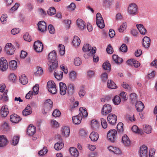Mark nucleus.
Wrapping results in <instances>:
<instances>
[{"label": "nucleus", "instance_id": "obj_62", "mask_svg": "<svg viewBox=\"0 0 157 157\" xmlns=\"http://www.w3.org/2000/svg\"><path fill=\"white\" fill-rule=\"evenodd\" d=\"M122 86L124 88L127 89L128 90H130L131 89V86L124 82H123L122 83Z\"/></svg>", "mask_w": 157, "mask_h": 157}, {"label": "nucleus", "instance_id": "obj_60", "mask_svg": "<svg viewBox=\"0 0 157 157\" xmlns=\"http://www.w3.org/2000/svg\"><path fill=\"white\" fill-rule=\"evenodd\" d=\"M37 70L35 73V75L36 76H40L42 75L43 72V70L41 67H38Z\"/></svg>", "mask_w": 157, "mask_h": 157}, {"label": "nucleus", "instance_id": "obj_9", "mask_svg": "<svg viewBox=\"0 0 157 157\" xmlns=\"http://www.w3.org/2000/svg\"><path fill=\"white\" fill-rule=\"evenodd\" d=\"M117 119V116L113 113L109 114L107 117V119L109 123L112 125L116 123Z\"/></svg>", "mask_w": 157, "mask_h": 157}, {"label": "nucleus", "instance_id": "obj_54", "mask_svg": "<svg viewBox=\"0 0 157 157\" xmlns=\"http://www.w3.org/2000/svg\"><path fill=\"white\" fill-rule=\"evenodd\" d=\"M151 126L146 125H145V127L144 128V132L147 134H149L151 132Z\"/></svg>", "mask_w": 157, "mask_h": 157}, {"label": "nucleus", "instance_id": "obj_48", "mask_svg": "<svg viewBox=\"0 0 157 157\" xmlns=\"http://www.w3.org/2000/svg\"><path fill=\"white\" fill-rule=\"evenodd\" d=\"M91 49V46L88 44H86L84 45L82 48L83 51L87 52H90Z\"/></svg>", "mask_w": 157, "mask_h": 157}, {"label": "nucleus", "instance_id": "obj_15", "mask_svg": "<svg viewBox=\"0 0 157 157\" xmlns=\"http://www.w3.org/2000/svg\"><path fill=\"white\" fill-rule=\"evenodd\" d=\"M61 132L62 135L66 137H68L70 133V129L69 127L64 126L62 128Z\"/></svg>", "mask_w": 157, "mask_h": 157}, {"label": "nucleus", "instance_id": "obj_59", "mask_svg": "<svg viewBox=\"0 0 157 157\" xmlns=\"http://www.w3.org/2000/svg\"><path fill=\"white\" fill-rule=\"evenodd\" d=\"M7 17V15L6 14H3L1 17L0 20L1 22L3 24L6 22V18Z\"/></svg>", "mask_w": 157, "mask_h": 157}, {"label": "nucleus", "instance_id": "obj_36", "mask_svg": "<svg viewBox=\"0 0 157 157\" xmlns=\"http://www.w3.org/2000/svg\"><path fill=\"white\" fill-rule=\"evenodd\" d=\"M113 0H103V6L105 8H109L112 5Z\"/></svg>", "mask_w": 157, "mask_h": 157}, {"label": "nucleus", "instance_id": "obj_44", "mask_svg": "<svg viewBox=\"0 0 157 157\" xmlns=\"http://www.w3.org/2000/svg\"><path fill=\"white\" fill-rule=\"evenodd\" d=\"M132 131L136 133L140 134L141 135L143 134V131L139 130L138 127L136 125H134L132 128Z\"/></svg>", "mask_w": 157, "mask_h": 157}, {"label": "nucleus", "instance_id": "obj_41", "mask_svg": "<svg viewBox=\"0 0 157 157\" xmlns=\"http://www.w3.org/2000/svg\"><path fill=\"white\" fill-rule=\"evenodd\" d=\"M107 86L109 88L115 89L116 88V86L115 83L111 80H109L107 82Z\"/></svg>", "mask_w": 157, "mask_h": 157}, {"label": "nucleus", "instance_id": "obj_24", "mask_svg": "<svg viewBox=\"0 0 157 157\" xmlns=\"http://www.w3.org/2000/svg\"><path fill=\"white\" fill-rule=\"evenodd\" d=\"M49 71L52 72L54 70L56 69L58 66V61H52V62H49Z\"/></svg>", "mask_w": 157, "mask_h": 157}, {"label": "nucleus", "instance_id": "obj_46", "mask_svg": "<svg viewBox=\"0 0 157 157\" xmlns=\"http://www.w3.org/2000/svg\"><path fill=\"white\" fill-rule=\"evenodd\" d=\"M79 111L80 112L81 116L83 117H86L88 115V113L86 111V109L83 107H80L79 108Z\"/></svg>", "mask_w": 157, "mask_h": 157}, {"label": "nucleus", "instance_id": "obj_18", "mask_svg": "<svg viewBox=\"0 0 157 157\" xmlns=\"http://www.w3.org/2000/svg\"><path fill=\"white\" fill-rule=\"evenodd\" d=\"M7 142V140L5 136H0V147H3L6 146Z\"/></svg>", "mask_w": 157, "mask_h": 157}, {"label": "nucleus", "instance_id": "obj_35", "mask_svg": "<svg viewBox=\"0 0 157 157\" xmlns=\"http://www.w3.org/2000/svg\"><path fill=\"white\" fill-rule=\"evenodd\" d=\"M96 50V47H93L90 52H86L84 54V57L86 59L88 58L90 56H92L95 53Z\"/></svg>", "mask_w": 157, "mask_h": 157}, {"label": "nucleus", "instance_id": "obj_56", "mask_svg": "<svg viewBox=\"0 0 157 157\" xmlns=\"http://www.w3.org/2000/svg\"><path fill=\"white\" fill-rule=\"evenodd\" d=\"M61 114L60 111L58 109H56L53 111L52 115L53 117H56L59 116Z\"/></svg>", "mask_w": 157, "mask_h": 157}, {"label": "nucleus", "instance_id": "obj_7", "mask_svg": "<svg viewBox=\"0 0 157 157\" xmlns=\"http://www.w3.org/2000/svg\"><path fill=\"white\" fill-rule=\"evenodd\" d=\"M139 154L140 157H147L148 155L147 148L145 145L140 147L139 151Z\"/></svg>", "mask_w": 157, "mask_h": 157}, {"label": "nucleus", "instance_id": "obj_32", "mask_svg": "<svg viewBox=\"0 0 157 157\" xmlns=\"http://www.w3.org/2000/svg\"><path fill=\"white\" fill-rule=\"evenodd\" d=\"M31 110V106L29 105H28L26 107L22 112L23 115L24 116H26L31 114L32 113Z\"/></svg>", "mask_w": 157, "mask_h": 157}, {"label": "nucleus", "instance_id": "obj_22", "mask_svg": "<svg viewBox=\"0 0 157 157\" xmlns=\"http://www.w3.org/2000/svg\"><path fill=\"white\" fill-rule=\"evenodd\" d=\"M21 120V118L20 117L15 114H12L10 116V120L13 123H17Z\"/></svg>", "mask_w": 157, "mask_h": 157}, {"label": "nucleus", "instance_id": "obj_45", "mask_svg": "<svg viewBox=\"0 0 157 157\" xmlns=\"http://www.w3.org/2000/svg\"><path fill=\"white\" fill-rule=\"evenodd\" d=\"M59 51L60 54L61 55H63L65 53V48L64 46L62 44H59Z\"/></svg>", "mask_w": 157, "mask_h": 157}, {"label": "nucleus", "instance_id": "obj_1", "mask_svg": "<svg viewBox=\"0 0 157 157\" xmlns=\"http://www.w3.org/2000/svg\"><path fill=\"white\" fill-rule=\"evenodd\" d=\"M138 10V7L136 4L131 3L129 4L128 7L127 12L130 16H133L137 14Z\"/></svg>", "mask_w": 157, "mask_h": 157}, {"label": "nucleus", "instance_id": "obj_27", "mask_svg": "<svg viewBox=\"0 0 157 157\" xmlns=\"http://www.w3.org/2000/svg\"><path fill=\"white\" fill-rule=\"evenodd\" d=\"M77 24L78 27L81 30H83L85 28V23L82 19H78L77 20Z\"/></svg>", "mask_w": 157, "mask_h": 157}, {"label": "nucleus", "instance_id": "obj_33", "mask_svg": "<svg viewBox=\"0 0 157 157\" xmlns=\"http://www.w3.org/2000/svg\"><path fill=\"white\" fill-rule=\"evenodd\" d=\"M55 77L58 80H60L62 79L63 77V72L61 71H56L54 73Z\"/></svg>", "mask_w": 157, "mask_h": 157}, {"label": "nucleus", "instance_id": "obj_61", "mask_svg": "<svg viewBox=\"0 0 157 157\" xmlns=\"http://www.w3.org/2000/svg\"><path fill=\"white\" fill-rule=\"evenodd\" d=\"M120 50L122 52H126L127 51V47L126 44H123L120 47Z\"/></svg>", "mask_w": 157, "mask_h": 157}, {"label": "nucleus", "instance_id": "obj_50", "mask_svg": "<svg viewBox=\"0 0 157 157\" xmlns=\"http://www.w3.org/2000/svg\"><path fill=\"white\" fill-rule=\"evenodd\" d=\"M20 137L18 136H15L12 140V144L13 145L15 146L17 145L19 141Z\"/></svg>", "mask_w": 157, "mask_h": 157}, {"label": "nucleus", "instance_id": "obj_49", "mask_svg": "<svg viewBox=\"0 0 157 157\" xmlns=\"http://www.w3.org/2000/svg\"><path fill=\"white\" fill-rule=\"evenodd\" d=\"M56 13V9L53 7H51L47 11L48 15L52 16L55 14Z\"/></svg>", "mask_w": 157, "mask_h": 157}, {"label": "nucleus", "instance_id": "obj_21", "mask_svg": "<svg viewBox=\"0 0 157 157\" xmlns=\"http://www.w3.org/2000/svg\"><path fill=\"white\" fill-rule=\"evenodd\" d=\"M122 142L125 146H128L130 144V141L126 135H124L122 138Z\"/></svg>", "mask_w": 157, "mask_h": 157}, {"label": "nucleus", "instance_id": "obj_10", "mask_svg": "<svg viewBox=\"0 0 157 157\" xmlns=\"http://www.w3.org/2000/svg\"><path fill=\"white\" fill-rule=\"evenodd\" d=\"M112 109L110 105L105 104L104 105L102 108V113L103 115H106L111 112Z\"/></svg>", "mask_w": 157, "mask_h": 157}, {"label": "nucleus", "instance_id": "obj_13", "mask_svg": "<svg viewBox=\"0 0 157 157\" xmlns=\"http://www.w3.org/2000/svg\"><path fill=\"white\" fill-rule=\"evenodd\" d=\"M37 25L39 31L41 32H44L46 30V25L44 21H41L38 23Z\"/></svg>", "mask_w": 157, "mask_h": 157}, {"label": "nucleus", "instance_id": "obj_2", "mask_svg": "<svg viewBox=\"0 0 157 157\" xmlns=\"http://www.w3.org/2000/svg\"><path fill=\"white\" fill-rule=\"evenodd\" d=\"M117 132L115 129L110 130L107 134L108 140L112 143L114 142L117 140Z\"/></svg>", "mask_w": 157, "mask_h": 157}, {"label": "nucleus", "instance_id": "obj_12", "mask_svg": "<svg viewBox=\"0 0 157 157\" xmlns=\"http://www.w3.org/2000/svg\"><path fill=\"white\" fill-rule=\"evenodd\" d=\"M90 124L92 128L94 130H98L100 127V123L95 119L91 121Z\"/></svg>", "mask_w": 157, "mask_h": 157}, {"label": "nucleus", "instance_id": "obj_47", "mask_svg": "<svg viewBox=\"0 0 157 157\" xmlns=\"http://www.w3.org/2000/svg\"><path fill=\"white\" fill-rule=\"evenodd\" d=\"M113 101L115 105H119L121 101L120 97L118 96H115L113 99Z\"/></svg>", "mask_w": 157, "mask_h": 157}, {"label": "nucleus", "instance_id": "obj_31", "mask_svg": "<svg viewBox=\"0 0 157 157\" xmlns=\"http://www.w3.org/2000/svg\"><path fill=\"white\" fill-rule=\"evenodd\" d=\"M81 40L77 36H74L73 40L72 43L75 47H76L78 46L80 44Z\"/></svg>", "mask_w": 157, "mask_h": 157}, {"label": "nucleus", "instance_id": "obj_4", "mask_svg": "<svg viewBox=\"0 0 157 157\" xmlns=\"http://www.w3.org/2000/svg\"><path fill=\"white\" fill-rule=\"evenodd\" d=\"M47 87L48 91L53 94L57 92L56 85L52 81H49L47 82Z\"/></svg>", "mask_w": 157, "mask_h": 157}, {"label": "nucleus", "instance_id": "obj_20", "mask_svg": "<svg viewBox=\"0 0 157 157\" xmlns=\"http://www.w3.org/2000/svg\"><path fill=\"white\" fill-rule=\"evenodd\" d=\"M9 111L6 105L3 106L0 109V114L2 117H6L9 113Z\"/></svg>", "mask_w": 157, "mask_h": 157}, {"label": "nucleus", "instance_id": "obj_34", "mask_svg": "<svg viewBox=\"0 0 157 157\" xmlns=\"http://www.w3.org/2000/svg\"><path fill=\"white\" fill-rule=\"evenodd\" d=\"M75 86L73 84H70L68 85L67 92L69 95H72L74 92Z\"/></svg>", "mask_w": 157, "mask_h": 157}, {"label": "nucleus", "instance_id": "obj_3", "mask_svg": "<svg viewBox=\"0 0 157 157\" xmlns=\"http://www.w3.org/2000/svg\"><path fill=\"white\" fill-rule=\"evenodd\" d=\"M96 23L100 29H103L105 27L104 20L100 13H98L96 14Z\"/></svg>", "mask_w": 157, "mask_h": 157}, {"label": "nucleus", "instance_id": "obj_63", "mask_svg": "<svg viewBox=\"0 0 157 157\" xmlns=\"http://www.w3.org/2000/svg\"><path fill=\"white\" fill-rule=\"evenodd\" d=\"M8 78L9 80L13 82L16 80V77L14 74L12 73L10 74Z\"/></svg>", "mask_w": 157, "mask_h": 157}, {"label": "nucleus", "instance_id": "obj_29", "mask_svg": "<svg viewBox=\"0 0 157 157\" xmlns=\"http://www.w3.org/2000/svg\"><path fill=\"white\" fill-rule=\"evenodd\" d=\"M86 94V91L85 87L83 86H81L80 87L78 92V94L80 97L83 98Z\"/></svg>", "mask_w": 157, "mask_h": 157}, {"label": "nucleus", "instance_id": "obj_39", "mask_svg": "<svg viewBox=\"0 0 157 157\" xmlns=\"http://www.w3.org/2000/svg\"><path fill=\"white\" fill-rule=\"evenodd\" d=\"M112 58L113 61L117 64L121 63L123 61V59L119 57L117 55H113V56Z\"/></svg>", "mask_w": 157, "mask_h": 157}, {"label": "nucleus", "instance_id": "obj_16", "mask_svg": "<svg viewBox=\"0 0 157 157\" xmlns=\"http://www.w3.org/2000/svg\"><path fill=\"white\" fill-rule=\"evenodd\" d=\"M142 44L144 47L148 48L150 45L151 40L149 37L145 36L143 39Z\"/></svg>", "mask_w": 157, "mask_h": 157}, {"label": "nucleus", "instance_id": "obj_64", "mask_svg": "<svg viewBox=\"0 0 157 157\" xmlns=\"http://www.w3.org/2000/svg\"><path fill=\"white\" fill-rule=\"evenodd\" d=\"M101 77V80L104 82H105L108 78V75L106 73L102 74Z\"/></svg>", "mask_w": 157, "mask_h": 157}, {"label": "nucleus", "instance_id": "obj_11", "mask_svg": "<svg viewBox=\"0 0 157 157\" xmlns=\"http://www.w3.org/2000/svg\"><path fill=\"white\" fill-rule=\"evenodd\" d=\"M34 47L35 50L39 52H42L43 49V44L42 43L39 41H37L34 43Z\"/></svg>", "mask_w": 157, "mask_h": 157}, {"label": "nucleus", "instance_id": "obj_26", "mask_svg": "<svg viewBox=\"0 0 157 157\" xmlns=\"http://www.w3.org/2000/svg\"><path fill=\"white\" fill-rule=\"evenodd\" d=\"M135 106L138 112H141L144 107V104L140 101H137Z\"/></svg>", "mask_w": 157, "mask_h": 157}, {"label": "nucleus", "instance_id": "obj_14", "mask_svg": "<svg viewBox=\"0 0 157 157\" xmlns=\"http://www.w3.org/2000/svg\"><path fill=\"white\" fill-rule=\"evenodd\" d=\"M60 94L61 95H64L67 93V88L66 85L63 82H60L59 84Z\"/></svg>", "mask_w": 157, "mask_h": 157}, {"label": "nucleus", "instance_id": "obj_19", "mask_svg": "<svg viewBox=\"0 0 157 157\" xmlns=\"http://www.w3.org/2000/svg\"><path fill=\"white\" fill-rule=\"evenodd\" d=\"M72 119L74 124H79L81 122L82 119L81 114L79 113L76 116L72 117Z\"/></svg>", "mask_w": 157, "mask_h": 157}, {"label": "nucleus", "instance_id": "obj_28", "mask_svg": "<svg viewBox=\"0 0 157 157\" xmlns=\"http://www.w3.org/2000/svg\"><path fill=\"white\" fill-rule=\"evenodd\" d=\"M69 151L71 154L74 157H77L79 155V152L77 149L74 147L70 148Z\"/></svg>", "mask_w": 157, "mask_h": 157}, {"label": "nucleus", "instance_id": "obj_8", "mask_svg": "<svg viewBox=\"0 0 157 157\" xmlns=\"http://www.w3.org/2000/svg\"><path fill=\"white\" fill-rule=\"evenodd\" d=\"M52 104L53 102L51 99L46 100L44 104V111H49L52 108Z\"/></svg>", "mask_w": 157, "mask_h": 157}, {"label": "nucleus", "instance_id": "obj_53", "mask_svg": "<svg viewBox=\"0 0 157 157\" xmlns=\"http://www.w3.org/2000/svg\"><path fill=\"white\" fill-rule=\"evenodd\" d=\"M39 90V85L38 84H36L33 87V93L34 95H36L38 94Z\"/></svg>", "mask_w": 157, "mask_h": 157}, {"label": "nucleus", "instance_id": "obj_42", "mask_svg": "<svg viewBox=\"0 0 157 157\" xmlns=\"http://www.w3.org/2000/svg\"><path fill=\"white\" fill-rule=\"evenodd\" d=\"M63 146L64 144L63 143L59 142L55 144L54 148L56 150H59L63 148Z\"/></svg>", "mask_w": 157, "mask_h": 157}, {"label": "nucleus", "instance_id": "obj_51", "mask_svg": "<svg viewBox=\"0 0 157 157\" xmlns=\"http://www.w3.org/2000/svg\"><path fill=\"white\" fill-rule=\"evenodd\" d=\"M48 150L47 148L44 147L43 149L40 150L38 152V154L39 155L43 156L47 153L48 152Z\"/></svg>", "mask_w": 157, "mask_h": 157}, {"label": "nucleus", "instance_id": "obj_38", "mask_svg": "<svg viewBox=\"0 0 157 157\" xmlns=\"http://www.w3.org/2000/svg\"><path fill=\"white\" fill-rule=\"evenodd\" d=\"M19 80L23 85H25L28 82L27 78L25 75H22L20 76Z\"/></svg>", "mask_w": 157, "mask_h": 157}, {"label": "nucleus", "instance_id": "obj_55", "mask_svg": "<svg viewBox=\"0 0 157 157\" xmlns=\"http://www.w3.org/2000/svg\"><path fill=\"white\" fill-rule=\"evenodd\" d=\"M101 124L102 127L104 128H106L107 127V124L106 120L103 118H101Z\"/></svg>", "mask_w": 157, "mask_h": 157}, {"label": "nucleus", "instance_id": "obj_37", "mask_svg": "<svg viewBox=\"0 0 157 157\" xmlns=\"http://www.w3.org/2000/svg\"><path fill=\"white\" fill-rule=\"evenodd\" d=\"M117 128L118 134L120 135L122 134L124 131L123 123L121 122L119 123L117 125Z\"/></svg>", "mask_w": 157, "mask_h": 157}, {"label": "nucleus", "instance_id": "obj_17", "mask_svg": "<svg viewBox=\"0 0 157 157\" xmlns=\"http://www.w3.org/2000/svg\"><path fill=\"white\" fill-rule=\"evenodd\" d=\"M48 62H52V61H57L56 53L54 50L50 52L48 55Z\"/></svg>", "mask_w": 157, "mask_h": 157}, {"label": "nucleus", "instance_id": "obj_52", "mask_svg": "<svg viewBox=\"0 0 157 157\" xmlns=\"http://www.w3.org/2000/svg\"><path fill=\"white\" fill-rule=\"evenodd\" d=\"M103 68L105 70H110L111 65L108 62H105L103 63L102 65Z\"/></svg>", "mask_w": 157, "mask_h": 157}, {"label": "nucleus", "instance_id": "obj_43", "mask_svg": "<svg viewBox=\"0 0 157 157\" xmlns=\"http://www.w3.org/2000/svg\"><path fill=\"white\" fill-rule=\"evenodd\" d=\"M76 73L74 71H72L70 72L69 74V78L71 81H75L76 78Z\"/></svg>", "mask_w": 157, "mask_h": 157}, {"label": "nucleus", "instance_id": "obj_6", "mask_svg": "<svg viewBox=\"0 0 157 157\" xmlns=\"http://www.w3.org/2000/svg\"><path fill=\"white\" fill-rule=\"evenodd\" d=\"M5 50L7 54L12 55L14 53L15 48L11 43H8L5 47Z\"/></svg>", "mask_w": 157, "mask_h": 157}, {"label": "nucleus", "instance_id": "obj_30", "mask_svg": "<svg viewBox=\"0 0 157 157\" xmlns=\"http://www.w3.org/2000/svg\"><path fill=\"white\" fill-rule=\"evenodd\" d=\"M99 138L98 134L95 132H92L90 136V138L93 141H97Z\"/></svg>", "mask_w": 157, "mask_h": 157}, {"label": "nucleus", "instance_id": "obj_23", "mask_svg": "<svg viewBox=\"0 0 157 157\" xmlns=\"http://www.w3.org/2000/svg\"><path fill=\"white\" fill-rule=\"evenodd\" d=\"M36 128L31 124L29 125L28 127L27 133L29 136H32L36 132Z\"/></svg>", "mask_w": 157, "mask_h": 157}, {"label": "nucleus", "instance_id": "obj_40", "mask_svg": "<svg viewBox=\"0 0 157 157\" xmlns=\"http://www.w3.org/2000/svg\"><path fill=\"white\" fill-rule=\"evenodd\" d=\"M9 66L11 69L15 70L17 68V62L14 60L11 61L9 63Z\"/></svg>", "mask_w": 157, "mask_h": 157}, {"label": "nucleus", "instance_id": "obj_25", "mask_svg": "<svg viewBox=\"0 0 157 157\" xmlns=\"http://www.w3.org/2000/svg\"><path fill=\"white\" fill-rule=\"evenodd\" d=\"M136 27L141 34L144 35L146 34L147 30L143 25L141 24H137Z\"/></svg>", "mask_w": 157, "mask_h": 157}, {"label": "nucleus", "instance_id": "obj_57", "mask_svg": "<svg viewBox=\"0 0 157 157\" xmlns=\"http://www.w3.org/2000/svg\"><path fill=\"white\" fill-rule=\"evenodd\" d=\"M74 63L75 66H78L81 64L82 61L80 58H76L74 59Z\"/></svg>", "mask_w": 157, "mask_h": 157}, {"label": "nucleus", "instance_id": "obj_58", "mask_svg": "<svg viewBox=\"0 0 157 157\" xmlns=\"http://www.w3.org/2000/svg\"><path fill=\"white\" fill-rule=\"evenodd\" d=\"M23 37L24 40L27 41L29 42L32 40L31 36L28 33H26L24 35Z\"/></svg>", "mask_w": 157, "mask_h": 157}, {"label": "nucleus", "instance_id": "obj_5", "mask_svg": "<svg viewBox=\"0 0 157 157\" xmlns=\"http://www.w3.org/2000/svg\"><path fill=\"white\" fill-rule=\"evenodd\" d=\"M8 63L6 59L2 57L0 59V70L2 71H6L8 68Z\"/></svg>", "mask_w": 157, "mask_h": 157}]
</instances>
